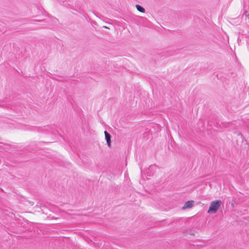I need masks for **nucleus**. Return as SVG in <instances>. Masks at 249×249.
<instances>
[{
    "instance_id": "1",
    "label": "nucleus",
    "mask_w": 249,
    "mask_h": 249,
    "mask_svg": "<svg viewBox=\"0 0 249 249\" xmlns=\"http://www.w3.org/2000/svg\"><path fill=\"white\" fill-rule=\"evenodd\" d=\"M222 205V201L220 200H216L211 202L208 213L210 214L215 213Z\"/></svg>"
},
{
    "instance_id": "2",
    "label": "nucleus",
    "mask_w": 249,
    "mask_h": 249,
    "mask_svg": "<svg viewBox=\"0 0 249 249\" xmlns=\"http://www.w3.org/2000/svg\"><path fill=\"white\" fill-rule=\"evenodd\" d=\"M194 204V201L193 200H189L186 202L182 207L183 209L192 208Z\"/></svg>"
},
{
    "instance_id": "3",
    "label": "nucleus",
    "mask_w": 249,
    "mask_h": 249,
    "mask_svg": "<svg viewBox=\"0 0 249 249\" xmlns=\"http://www.w3.org/2000/svg\"><path fill=\"white\" fill-rule=\"evenodd\" d=\"M104 133H105V139L106 140L107 145L108 147H110V146H111V136L106 131H105Z\"/></svg>"
},
{
    "instance_id": "4",
    "label": "nucleus",
    "mask_w": 249,
    "mask_h": 249,
    "mask_svg": "<svg viewBox=\"0 0 249 249\" xmlns=\"http://www.w3.org/2000/svg\"><path fill=\"white\" fill-rule=\"evenodd\" d=\"M136 7L139 11H140L141 13H144L145 12V9L142 7L141 5L137 4L136 5Z\"/></svg>"
},
{
    "instance_id": "5",
    "label": "nucleus",
    "mask_w": 249,
    "mask_h": 249,
    "mask_svg": "<svg viewBox=\"0 0 249 249\" xmlns=\"http://www.w3.org/2000/svg\"><path fill=\"white\" fill-rule=\"evenodd\" d=\"M104 28H108V27H107V26H104Z\"/></svg>"
}]
</instances>
